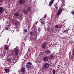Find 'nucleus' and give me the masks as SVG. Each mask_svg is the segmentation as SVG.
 <instances>
[{"label":"nucleus","instance_id":"21","mask_svg":"<svg viewBox=\"0 0 74 74\" xmlns=\"http://www.w3.org/2000/svg\"><path fill=\"white\" fill-rule=\"evenodd\" d=\"M31 10V7H29L27 8V10L29 11H30V10Z\"/></svg>","mask_w":74,"mask_h":74},{"label":"nucleus","instance_id":"19","mask_svg":"<svg viewBox=\"0 0 74 74\" xmlns=\"http://www.w3.org/2000/svg\"><path fill=\"white\" fill-rule=\"evenodd\" d=\"M73 8V11H72L71 12V14H72V15H73L74 18V8Z\"/></svg>","mask_w":74,"mask_h":74},{"label":"nucleus","instance_id":"5","mask_svg":"<svg viewBox=\"0 0 74 74\" xmlns=\"http://www.w3.org/2000/svg\"><path fill=\"white\" fill-rule=\"evenodd\" d=\"M25 0H19V4L21 5H23V4H24V3H25Z\"/></svg>","mask_w":74,"mask_h":74},{"label":"nucleus","instance_id":"16","mask_svg":"<svg viewBox=\"0 0 74 74\" xmlns=\"http://www.w3.org/2000/svg\"><path fill=\"white\" fill-rule=\"evenodd\" d=\"M5 71L7 73H8L10 72V70H9L8 69H6L5 70Z\"/></svg>","mask_w":74,"mask_h":74},{"label":"nucleus","instance_id":"13","mask_svg":"<svg viewBox=\"0 0 74 74\" xmlns=\"http://www.w3.org/2000/svg\"><path fill=\"white\" fill-rule=\"evenodd\" d=\"M54 58V56L52 55H51L49 56V58L51 59H53Z\"/></svg>","mask_w":74,"mask_h":74},{"label":"nucleus","instance_id":"8","mask_svg":"<svg viewBox=\"0 0 74 74\" xmlns=\"http://www.w3.org/2000/svg\"><path fill=\"white\" fill-rule=\"evenodd\" d=\"M43 60L45 62H47L48 60V57H45L43 58Z\"/></svg>","mask_w":74,"mask_h":74},{"label":"nucleus","instance_id":"7","mask_svg":"<svg viewBox=\"0 0 74 74\" xmlns=\"http://www.w3.org/2000/svg\"><path fill=\"white\" fill-rule=\"evenodd\" d=\"M51 51H49V50H47L45 52V53L46 55H49V54H51Z\"/></svg>","mask_w":74,"mask_h":74},{"label":"nucleus","instance_id":"26","mask_svg":"<svg viewBox=\"0 0 74 74\" xmlns=\"http://www.w3.org/2000/svg\"><path fill=\"white\" fill-rule=\"evenodd\" d=\"M50 30V27H48L47 29V32H49Z\"/></svg>","mask_w":74,"mask_h":74},{"label":"nucleus","instance_id":"39","mask_svg":"<svg viewBox=\"0 0 74 74\" xmlns=\"http://www.w3.org/2000/svg\"><path fill=\"white\" fill-rule=\"evenodd\" d=\"M23 44H24V45H25V43H23Z\"/></svg>","mask_w":74,"mask_h":74},{"label":"nucleus","instance_id":"27","mask_svg":"<svg viewBox=\"0 0 74 74\" xmlns=\"http://www.w3.org/2000/svg\"><path fill=\"white\" fill-rule=\"evenodd\" d=\"M53 74H55V70H53Z\"/></svg>","mask_w":74,"mask_h":74},{"label":"nucleus","instance_id":"38","mask_svg":"<svg viewBox=\"0 0 74 74\" xmlns=\"http://www.w3.org/2000/svg\"><path fill=\"white\" fill-rule=\"evenodd\" d=\"M12 32H14V30H12Z\"/></svg>","mask_w":74,"mask_h":74},{"label":"nucleus","instance_id":"33","mask_svg":"<svg viewBox=\"0 0 74 74\" xmlns=\"http://www.w3.org/2000/svg\"><path fill=\"white\" fill-rule=\"evenodd\" d=\"M8 27H7L6 28V29L7 30H8Z\"/></svg>","mask_w":74,"mask_h":74},{"label":"nucleus","instance_id":"12","mask_svg":"<svg viewBox=\"0 0 74 74\" xmlns=\"http://www.w3.org/2000/svg\"><path fill=\"white\" fill-rule=\"evenodd\" d=\"M46 47V44L45 43H44L42 44V48H45Z\"/></svg>","mask_w":74,"mask_h":74},{"label":"nucleus","instance_id":"2","mask_svg":"<svg viewBox=\"0 0 74 74\" xmlns=\"http://www.w3.org/2000/svg\"><path fill=\"white\" fill-rule=\"evenodd\" d=\"M32 64L30 62H28L26 65V67L27 69H30L32 67Z\"/></svg>","mask_w":74,"mask_h":74},{"label":"nucleus","instance_id":"18","mask_svg":"<svg viewBox=\"0 0 74 74\" xmlns=\"http://www.w3.org/2000/svg\"><path fill=\"white\" fill-rule=\"evenodd\" d=\"M30 36H34V34H33V32H31L30 33Z\"/></svg>","mask_w":74,"mask_h":74},{"label":"nucleus","instance_id":"36","mask_svg":"<svg viewBox=\"0 0 74 74\" xmlns=\"http://www.w3.org/2000/svg\"><path fill=\"white\" fill-rule=\"evenodd\" d=\"M38 23V21H37L36 23V25H37V23Z\"/></svg>","mask_w":74,"mask_h":74},{"label":"nucleus","instance_id":"37","mask_svg":"<svg viewBox=\"0 0 74 74\" xmlns=\"http://www.w3.org/2000/svg\"><path fill=\"white\" fill-rule=\"evenodd\" d=\"M12 63H15V62H13Z\"/></svg>","mask_w":74,"mask_h":74},{"label":"nucleus","instance_id":"28","mask_svg":"<svg viewBox=\"0 0 74 74\" xmlns=\"http://www.w3.org/2000/svg\"><path fill=\"white\" fill-rule=\"evenodd\" d=\"M24 31L25 32V33H27V29H24Z\"/></svg>","mask_w":74,"mask_h":74},{"label":"nucleus","instance_id":"6","mask_svg":"<svg viewBox=\"0 0 74 74\" xmlns=\"http://www.w3.org/2000/svg\"><path fill=\"white\" fill-rule=\"evenodd\" d=\"M21 72L23 73H25L26 72V70L25 68L22 67L21 69Z\"/></svg>","mask_w":74,"mask_h":74},{"label":"nucleus","instance_id":"17","mask_svg":"<svg viewBox=\"0 0 74 74\" xmlns=\"http://www.w3.org/2000/svg\"><path fill=\"white\" fill-rule=\"evenodd\" d=\"M68 31H69L68 30H64L63 31V32L65 34H67L68 33Z\"/></svg>","mask_w":74,"mask_h":74},{"label":"nucleus","instance_id":"22","mask_svg":"<svg viewBox=\"0 0 74 74\" xmlns=\"http://www.w3.org/2000/svg\"><path fill=\"white\" fill-rule=\"evenodd\" d=\"M8 47L7 46H5V49L6 50V51H7L8 50Z\"/></svg>","mask_w":74,"mask_h":74},{"label":"nucleus","instance_id":"35","mask_svg":"<svg viewBox=\"0 0 74 74\" xmlns=\"http://www.w3.org/2000/svg\"><path fill=\"white\" fill-rule=\"evenodd\" d=\"M5 53H4V54L3 55V56H5Z\"/></svg>","mask_w":74,"mask_h":74},{"label":"nucleus","instance_id":"34","mask_svg":"<svg viewBox=\"0 0 74 74\" xmlns=\"http://www.w3.org/2000/svg\"><path fill=\"white\" fill-rule=\"evenodd\" d=\"M72 55H74V51H73V52Z\"/></svg>","mask_w":74,"mask_h":74},{"label":"nucleus","instance_id":"14","mask_svg":"<svg viewBox=\"0 0 74 74\" xmlns=\"http://www.w3.org/2000/svg\"><path fill=\"white\" fill-rule=\"evenodd\" d=\"M41 26H42L43 25H45V23L44 22V21H41Z\"/></svg>","mask_w":74,"mask_h":74},{"label":"nucleus","instance_id":"20","mask_svg":"<svg viewBox=\"0 0 74 74\" xmlns=\"http://www.w3.org/2000/svg\"><path fill=\"white\" fill-rule=\"evenodd\" d=\"M7 61L8 62H11V59L10 58H8L7 59Z\"/></svg>","mask_w":74,"mask_h":74},{"label":"nucleus","instance_id":"29","mask_svg":"<svg viewBox=\"0 0 74 74\" xmlns=\"http://www.w3.org/2000/svg\"><path fill=\"white\" fill-rule=\"evenodd\" d=\"M59 25H56L55 27H56V28H58V27H59Z\"/></svg>","mask_w":74,"mask_h":74},{"label":"nucleus","instance_id":"23","mask_svg":"<svg viewBox=\"0 0 74 74\" xmlns=\"http://www.w3.org/2000/svg\"><path fill=\"white\" fill-rule=\"evenodd\" d=\"M38 31L40 32L41 31V28L40 27H39L38 28Z\"/></svg>","mask_w":74,"mask_h":74},{"label":"nucleus","instance_id":"11","mask_svg":"<svg viewBox=\"0 0 74 74\" xmlns=\"http://www.w3.org/2000/svg\"><path fill=\"white\" fill-rule=\"evenodd\" d=\"M23 13L25 15H26V14H27L28 13V12H27V10H23Z\"/></svg>","mask_w":74,"mask_h":74},{"label":"nucleus","instance_id":"41","mask_svg":"<svg viewBox=\"0 0 74 74\" xmlns=\"http://www.w3.org/2000/svg\"><path fill=\"white\" fill-rule=\"evenodd\" d=\"M56 4L57 5H58V4H57V3H56Z\"/></svg>","mask_w":74,"mask_h":74},{"label":"nucleus","instance_id":"3","mask_svg":"<svg viewBox=\"0 0 74 74\" xmlns=\"http://www.w3.org/2000/svg\"><path fill=\"white\" fill-rule=\"evenodd\" d=\"M62 11L63 9H62L61 8H59L57 13V15L58 16L60 15V14L62 13Z\"/></svg>","mask_w":74,"mask_h":74},{"label":"nucleus","instance_id":"42","mask_svg":"<svg viewBox=\"0 0 74 74\" xmlns=\"http://www.w3.org/2000/svg\"><path fill=\"white\" fill-rule=\"evenodd\" d=\"M0 27H1V25H0Z\"/></svg>","mask_w":74,"mask_h":74},{"label":"nucleus","instance_id":"10","mask_svg":"<svg viewBox=\"0 0 74 74\" xmlns=\"http://www.w3.org/2000/svg\"><path fill=\"white\" fill-rule=\"evenodd\" d=\"M54 1V0H51V1L49 3V6L50 7H51V5L53 3V2Z\"/></svg>","mask_w":74,"mask_h":74},{"label":"nucleus","instance_id":"25","mask_svg":"<svg viewBox=\"0 0 74 74\" xmlns=\"http://www.w3.org/2000/svg\"><path fill=\"white\" fill-rule=\"evenodd\" d=\"M54 7L56 10H58V6H57L55 5Z\"/></svg>","mask_w":74,"mask_h":74},{"label":"nucleus","instance_id":"1","mask_svg":"<svg viewBox=\"0 0 74 74\" xmlns=\"http://www.w3.org/2000/svg\"><path fill=\"white\" fill-rule=\"evenodd\" d=\"M50 65V64L48 63H44L42 65V68L43 69L47 70V69H48V67H49V66Z\"/></svg>","mask_w":74,"mask_h":74},{"label":"nucleus","instance_id":"15","mask_svg":"<svg viewBox=\"0 0 74 74\" xmlns=\"http://www.w3.org/2000/svg\"><path fill=\"white\" fill-rule=\"evenodd\" d=\"M14 16L16 17L18 16H19V13H16L14 14Z\"/></svg>","mask_w":74,"mask_h":74},{"label":"nucleus","instance_id":"40","mask_svg":"<svg viewBox=\"0 0 74 74\" xmlns=\"http://www.w3.org/2000/svg\"><path fill=\"white\" fill-rule=\"evenodd\" d=\"M73 58H74V57H72V59H73Z\"/></svg>","mask_w":74,"mask_h":74},{"label":"nucleus","instance_id":"4","mask_svg":"<svg viewBox=\"0 0 74 74\" xmlns=\"http://www.w3.org/2000/svg\"><path fill=\"white\" fill-rule=\"evenodd\" d=\"M13 51L15 52V55H18L19 54V50H18V49L15 48L14 49Z\"/></svg>","mask_w":74,"mask_h":74},{"label":"nucleus","instance_id":"43","mask_svg":"<svg viewBox=\"0 0 74 74\" xmlns=\"http://www.w3.org/2000/svg\"><path fill=\"white\" fill-rule=\"evenodd\" d=\"M9 0V1H10V0Z\"/></svg>","mask_w":74,"mask_h":74},{"label":"nucleus","instance_id":"24","mask_svg":"<svg viewBox=\"0 0 74 74\" xmlns=\"http://www.w3.org/2000/svg\"><path fill=\"white\" fill-rule=\"evenodd\" d=\"M62 27H63V25L61 24L59 25V28H62Z\"/></svg>","mask_w":74,"mask_h":74},{"label":"nucleus","instance_id":"9","mask_svg":"<svg viewBox=\"0 0 74 74\" xmlns=\"http://www.w3.org/2000/svg\"><path fill=\"white\" fill-rule=\"evenodd\" d=\"M4 10V9L3 7H0V14H2V12H3V11Z\"/></svg>","mask_w":74,"mask_h":74},{"label":"nucleus","instance_id":"30","mask_svg":"<svg viewBox=\"0 0 74 74\" xmlns=\"http://www.w3.org/2000/svg\"><path fill=\"white\" fill-rule=\"evenodd\" d=\"M62 6H64V5H65V4L63 3H62Z\"/></svg>","mask_w":74,"mask_h":74},{"label":"nucleus","instance_id":"31","mask_svg":"<svg viewBox=\"0 0 74 74\" xmlns=\"http://www.w3.org/2000/svg\"><path fill=\"white\" fill-rule=\"evenodd\" d=\"M3 2V0H0V3H2Z\"/></svg>","mask_w":74,"mask_h":74},{"label":"nucleus","instance_id":"32","mask_svg":"<svg viewBox=\"0 0 74 74\" xmlns=\"http://www.w3.org/2000/svg\"><path fill=\"white\" fill-rule=\"evenodd\" d=\"M46 16H47L46 15H45V16H44V18H46Z\"/></svg>","mask_w":74,"mask_h":74}]
</instances>
